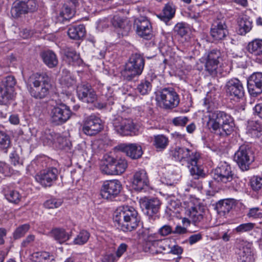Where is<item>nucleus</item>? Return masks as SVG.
<instances>
[{
  "instance_id": "27",
  "label": "nucleus",
  "mask_w": 262,
  "mask_h": 262,
  "mask_svg": "<svg viewBox=\"0 0 262 262\" xmlns=\"http://www.w3.org/2000/svg\"><path fill=\"white\" fill-rule=\"evenodd\" d=\"M235 124L233 118L229 114L224 122L222 124L221 130H219L221 136H226L230 135L233 132Z\"/></svg>"
},
{
  "instance_id": "33",
  "label": "nucleus",
  "mask_w": 262,
  "mask_h": 262,
  "mask_svg": "<svg viewBox=\"0 0 262 262\" xmlns=\"http://www.w3.org/2000/svg\"><path fill=\"white\" fill-rule=\"evenodd\" d=\"M169 140L164 135H158L154 136L153 145L158 151H162L168 146Z\"/></svg>"
},
{
  "instance_id": "5",
  "label": "nucleus",
  "mask_w": 262,
  "mask_h": 262,
  "mask_svg": "<svg viewBox=\"0 0 262 262\" xmlns=\"http://www.w3.org/2000/svg\"><path fill=\"white\" fill-rule=\"evenodd\" d=\"M233 160L242 171H247L254 161V153L248 145L243 144L235 152Z\"/></svg>"
},
{
  "instance_id": "8",
  "label": "nucleus",
  "mask_w": 262,
  "mask_h": 262,
  "mask_svg": "<svg viewBox=\"0 0 262 262\" xmlns=\"http://www.w3.org/2000/svg\"><path fill=\"white\" fill-rule=\"evenodd\" d=\"M50 114L52 123L55 125H61L70 118L72 112L68 106L60 102L53 106Z\"/></svg>"
},
{
  "instance_id": "61",
  "label": "nucleus",
  "mask_w": 262,
  "mask_h": 262,
  "mask_svg": "<svg viewBox=\"0 0 262 262\" xmlns=\"http://www.w3.org/2000/svg\"><path fill=\"white\" fill-rule=\"evenodd\" d=\"M74 15V11L68 6L65 7L64 9L60 13V15L63 17V19L69 20Z\"/></svg>"
},
{
  "instance_id": "46",
  "label": "nucleus",
  "mask_w": 262,
  "mask_h": 262,
  "mask_svg": "<svg viewBox=\"0 0 262 262\" xmlns=\"http://www.w3.org/2000/svg\"><path fill=\"white\" fill-rule=\"evenodd\" d=\"M30 228V225L25 224L18 226L14 231L13 236L15 239H17L24 236Z\"/></svg>"
},
{
  "instance_id": "41",
  "label": "nucleus",
  "mask_w": 262,
  "mask_h": 262,
  "mask_svg": "<svg viewBox=\"0 0 262 262\" xmlns=\"http://www.w3.org/2000/svg\"><path fill=\"white\" fill-rule=\"evenodd\" d=\"M151 88V82L146 78L140 81L137 88V90L141 95H145L150 92Z\"/></svg>"
},
{
  "instance_id": "42",
  "label": "nucleus",
  "mask_w": 262,
  "mask_h": 262,
  "mask_svg": "<svg viewBox=\"0 0 262 262\" xmlns=\"http://www.w3.org/2000/svg\"><path fill=\"white\" fill-rule=\"evenodd\" d=\"M105 160L106 164L102 165L101 168L102 171L108 175L116 174V171H113V167H114L113 165L114 158L111 156H107L105 158Z\"/></svg>"
},
{
  "instance_id": "59",
  "label": "nucleus",
  "mask_w": 262,
  "mask_h": 262,
  "mask_svg": "<svg viewBox=\"0 0 262 262\" xmlns=\"http://www.w3.org/2000/svg\"><path fill=\"white\" fill-rule=\"evenodd\" d=\"M172 228L169 225H163L158 230V233L163 236L172 234Z\"/></svg>"
},
{
  "instance_id": "32",
  "label": "nucleus",
  "mask_w": 262,
  "mask_h": 262,
  "mask_svg": "<svg viewBox=\"0 0 262 262\" xmlns=\"http://www.w3.org/2000/svg\"><path fill=\"white\" fill-rule=\"evenodd\" d=\"M4 194L6 199L10 202L17 204L20 201L21 195L16 190L11 189L8 187L4 189Z\"/></svg>"
},
{
  "instance_id": "24",
  "label": "nucleus",
  "mask_w": 262,
  "mask_h": 262,
  "mask_svg": "<svg viewBox=\"0 0 262 262\" xmlns=\"http://www.w3.org/2000/svg\"><path fill=\"white\" fill-rule=\"evenodd\" d=\"M200 157L199 153L195 152V155L192 157L193 160H191V161L188 164L190 174L194 179H199L204 178L205 176L204 170L198 164Z\"/></svg>"
},
{
  "instance_id": "16",
  "label": "nucleus",
  "mask_w": 262,
  "mask_h": 262,
  "mask_svg": "<svg viewBox=\"0 0 262 262\" xmlns=\"http://www.w3.org/2000/svg\"><path fill=\"white\" fill-rule=\"evenodd\" d=\"M140 203L143 208L144 213L149 217L158 213L161 205L160 201L156 198L145 197L140 199Z\"/></svg>"
},
{
  "instance_id": "28",
  "label": "nucleus",
  "mask_w": 262,
  "mask_h": 262,
  "mask_svg": "<svg viewBox=\"0 0 262 262\" xmlns=\"http://www.w3.org/2000/svg\"><path fill=\"white\" fill-rule=\"evenodd\" d=\"M85 33V29L83 25L71 26L68 31V35L72 39L78 40L82 38Z\"/></svg>"
},
{
  "instance_id": "53",
  "label": "nucleus",
  "mask_w": 262,
  "mask_h": 262,
  "mask_svg": "<svg viewBox=\"0 0 262 262\" xmlns=\"http://www.w3.org/2000/svg\"><path fill=\"white\" fill-rule=\"evenodd\" d=\"M61 204V200L53 198L46 201L44 203V206L48 209H53L58 208Z\"/></svg>"
},
{
  "instance_id": "20",
  "label": "nucleus",
  "mask_w": 262,
  "mask_h": 262,
  "mask_svg": "<svg viewBox=\"0 0 262 262\" xmlns=\"http://www.w3.org/2000/svg\"><path fill=\"white\" fill-rule=\"evenodd\" d=\"M118 148L133 160L140 158L143 154L141 146L137 143H122Z\"/></svg>"
},
{
  "instance_id": "37",
  "label": "nucleus",
  "mask_w": 262,
  "mask_h": 262,
  "mask_svg": "<svg viewBox=\"0 0 262 262\" xmlns=\"http://www.w3.org/2000/svg\"><path fill=\"white\" fill-rule=\"evenodd\" d=\"M252 27V21L246 17H243L238 21V33L241 35H244L250 32Z\"/></svg>"
},
{
  "instance_id": "25",
  "label": "nucleus",
  "mask_w": 262,
  "mask_h": 262,
  "mask_svg": "<svg viewBox=\"0 0 262 262\" xmlns=\"http://www.w3.org/2000/svg\"><path fill=\"white\" fill-rule=\"evenodd\" d=\"M40 139L45 145H51L56 143H60L63 138L60 134L46 129L41 134Z\"/></svg>"
},
{
  "instance_id": "3",
  "label": "nucleus",
  "mask_w": 262,
  "mask_h": 262,
  "mask_svg": "<svg viewBox=\"0 0 262 262\" xmlns=\"http://www.w3.org/2000/svg\"><path fill=\"white\" fill-rule=\"evenodd\" d=\"M212 177L216 182L220 183L223 187L229 189H235L236 181L231 167L227 162H223L212 172Z\"/></svg>"
},
{
  "instance_id": "63",
  "label": "nucleus",
  "mask_w": 262,
  "mask_h": 262,
  "mask_svg": "<svg viewBox=\"0 0 262 262\" xmlns=\"http://www.w3.org/2000/svg\"><path fill=\"white\" fill-rule=\"evenodd\" d=\"M202 238V235L201 233H198L191 235L188 239L189 243L190 245H193L198 241H200Z\"/></svg>"
},
{
  "instance_id": "19",
  "label": "nucleus",
  "mask_w": 262,
  "mask_h": 262,
  "mask_svg": "<svg viewBox=\"0 0 262 262\" xmlns=\"http://www.w3.org/2000/svg\"><path fill=\"white\" fill-rule=\"evenodd\" d=\"M77 95L80 100L88 103H93L97 99L96 92L89 84L78 85Z\"/></svg>"
},
{
  "instance_id": "55",
  "label": "nucleus",
  "mask_w": 262,
  "mask_h": 262,
  "mask_svg": "<svg viewBox=\"0 0 262 262\" xmlns=\"http://www.w3.org/2000/svg\"><path fill=\"white\" fill-rule=\"evenodd\" d=\"M251 249L247 246L239 248L238 254L242 261H246L248 255H250Z\"/></svg>"
},
{
  "instance_id": "47",
  "label": "nucleus",
  "mask_w": 262,
  "mask_h": 262,
  "mask_svg": "<svg viewBox=\"0 0 262 262\" xmlns=\"http://www.w3.org/2000/svg\"><path fill=\"white\" fill-rule=\"evenodd\" d=\"M90 237V233L86 230H82L75 238L74 243L76 245H83L86 243Z\"/></svg>"
},
{
  "instance_id": "31",
  "label": "nucleus",
  "mask_w": 262,
  "mask_h": 262,
  "mask_svg": "<svg viewBox=\"0 0 262 262\" xmlns=\"http://www.w3.org/2000/svg\"><path fill=\"white\" fill-rule=\"evenodd\" d=\"M14 90L0 85V104L7 105L13 97Z\"/></svg>"
},
{
  "instance_id": "22",
  "label": "nucleus",
  "mask_w": 262,
  "mask_h": 262,
  "mask_svg": "<svg viewBox=\"0 0 262 262\" xmlns=\"http://www.w3.org/2000/svg\"><path fill=\"white\" fill-rule=\"evenodd\" d=\"M195 152L191 151L188 148L178 146L171 151V155L176 160L180 162L186 161L188 164L191 161V160H193L192 157H194Z\"/></svg>"
},
{
  "instance_id": "7",
  "label": "nucleus",
  "mask_w": 262,
  "mask_h": 262,
  "mask_svg": "<svg viewBox=\"0 0 262 262\" xmlns=\"http://www.w3.org/2000/svg\"><path fill=\"white\" fill-rule=\"evenodd\" d=\"M156 100L166 109L177 107L180 102L179 95L172 88H164L159 91Z\"/></svg>"
},
{
  "instance_id": "13",
  "label": "nucleus",
  "mask_w": 262,
  "mask_h": 262,
  "mask_svg": "<svg viewBox=\"0 0 262 262\" xmlns=\"http://www.w3.org/2000/svg\"><path fill=\"white\" fill-rule=\"evenodd\" d=\"M121 188V184L118 180L106 181L102 186L100 194L103 199L112 200L120 193Z\"/></svg>"
},
{
  "instance_id": "11",
  "label": "nucleus",
  "mask_w": 262,
  "mask_h": 262,
  "mask_svg": "<svg viewBox=\"0 0 262 262\" xmlns=\"http://www.w3.org/2000/svg\"><path fill=\"white\" fill-rule=\"evenodd\" d=\"M188 215L189 219L184 218L183 223H187L189 225L191 223L197 227V228H202V223L205 215V208L201 205H195L189 209Z\"/></svg>"
},
{
  "instance_id": "4",
  "label": "nucleus",
  "mask_w": 262,
  "mask_h": 262,
  "mask_svg": "<svg viewBox=\"0 0 262 262\" xmlns=\"http://www.w3.org/2000/svg\"><path fill=\"white\" fill-rule=\"evenodd\" d=\"M145 66V59L142 55L133 54L126 63L122 75L125 79L130 81L142 73Z\"/></svg>"
},
{
  "instance_id": "49",
  "label": "nucleus",
  "mask_w": 262,
  "mask_h": 262,
  "mask_svg": "<svg viewBox=\"0 0 262 262\" xmlns=\"http://www.w3.org/2000/svg\"><path fill=\"white\" fill-rule=\"evenodd\" d=\"M252 189L258 191L262 188V178L259 176H253L250 181Z\"/></svg>"
},
{
  "instance_id": "36",
  "label": "nucleus",
  "mask_w": 262,
  "mask_h": 262,
  "mask_svg": "<svg viewBox=\"0 0 262 262\" xmlns=\"http://www.w3.org/2000/svg\"><path fill=\"white\" fill-rule=\"evenodd\" d=\"M67 61L69 64L79 66L82 63V59L79 54L73 49H68L65 53Z\"/></svg>"
},
{
  "instance_id": "54",
  "label": "nucleus",
  "mask_w": 262,
  "mask_h": 262,
  "mask_svg": "<svg viewBox=\"0 0 262 262\" xmlns=\"http://www.w3.org/2000/svg\"><path fill=\"white\" fill-rule=\"evenodd\" d=\"M27 12L35 11L37 9V3L36 0H22Z\"/></svg>"
},
{
  "instance_id": "58",
  "label": "nucleus",
  "mask_w": 262,
  "mask_h": 262,
  "mask_svg": "<svg viewBox=\"0 0 262 262\" xmlns=\"http://www.w3.org/2000/svg\"><path fill=\"white\" fill-rule=\"evenodd\" d=\"M188 117L180 116L175 117L172 120V123L175 126H184L188 122Z\"/></svg>"
},
{
  "instance_id": "17",
  "label": "nucleus",
  "mask_w": 262,
  "mask_h": 262,
  "mask_svg": "<svg viewBox=\"0 0 262 262\" xmlns=\"http://www.w3.org/2000/svg\"><path fill=\"white\" fill-rule=\"evenodd\" d=\"M247 88L250 95L253 97H256L262 93V73H255L250 76L247 80Z\"/></svg>"
},
{
  "instance_id": "56",
  "label": "nucleus",
  "mask_w": 262,
  "mask_h": 262,
  "mask_svg": "<svg viewBox=\"0 0 262 262\" xmlns=\"http://www.w3.org/2000/svg\"><path fill=\"white\" fill-rule=\"evenodd\" d=\"M260 209L258 207L250 208L247 215L249 218L254 219L262 218V212H259Z\"/></svg>"
},
{
  "instance_id": "23",
  "label": "nucleus",
  "mask_w": 262,
  "mask_h": 262,
  "mask_svg": "<svg viewBox=\"0 0 262 262\" xmlns=\"http://www.w3.org/2000/svg\"><path fill=\"white\" fill-rule=\"evenodd\" d=\"M149 183L148 177L145 170L136 171L134 174L132 184L134 189L141 191L148 186Z\"/></svg>"
},
{
  "instance_id": "60",
  "label": "nucleus",
  "mask_w": 262,
  "mask_h": 262,
  "mask_svg": "<svg viewBox=\"0 0 262 262\" xmlns=\"http://www.w3.org/2000/svg\"><path fill=\"white\" fill-rule=\"evenodd\" d=\"M174 31L181 36H184L187 33V29L183 23L177 24L174 28Z\"/></svg>"
},
{
  "instance_id": "9",
  "label": "nucleus",
  "mask_w": 262,
  "mask_h": 262,
  "mask_svg": "<svg viewBox=\"0 0 262 262\" xmlns=\"http://www.w3.org/2000/svg\"><path fill=\"white\" fill-rule=\"evenodd\" d=\"M134 28L136 34L141 38L150 40L153 36L151 24L145 16H140L134 20Z\"/></svg>"
},
{
  "instance_id": "45",
  "label": "nucleus",
  "mask_w": 262,
  "mask_h": 262,
  "mask_svg": "<svg viewBox=\"0 0 262 262\" xmlns=\"http://www.w3.org/2000/svg\"><path fill=\"white\" fill-rule=\"evenodd\" d=\"M62 76L61 79V82L67 87H70L75 82L74 78L71 75L70 72L67 70L62 71Z\"/></svg>"
},
{
  "instance_id": "39",
  "label": "nucleus",
  "mask_w": 262,
  "mask_h": 262,
  "mask_svg": "<svg viewBox=\"0 0 262 262\" xmlns=\"http://www.w3.org/2000/svg\"><path fill=\"white\" fill-rule=\"evenodd\" d=\"M52 234L55 240L59 243L68 241L71 236L69 232L62 228H55L52 230Z\"/></svg>"
},
{
  "instance_id": "38",
  "label": "nucleus",
  "mask_w": 262,
  "mask_h": 262,
  "mask_svg": "<svg viewBox=\"0 0 262 262\" xmlns=\"http://www.w3.org/2000/svg\"><path fill=\"white\" fill-rule=\"evenodd\" d=\"M113 171H116V174H120L124 172L127 167V162L124 158H114Z\"/></svg>"
},
{
  "instance_id": "62",
  "label": "nucleus",
  "mask_w": 262,
  "mask_h": 262,
  "mask_svg": "<svg viewBox=\"0 0 262 262\" xmlns=\"http://www.w3.org/2000/svg\"><path fill=\"white\" fill-rule=\"evenodd\" d=\"M9 166L6 163L0 162V178L8 173Z\"/></svg>"
},
{
  "instance_id": "21",
  "label": "nucleus",
  "mask_w": 262,
  "mask_h": 262,
  "mask_svg": "<svg viewBox=\"0 0 262 262\" xmlns=\"http://www.w3.org/2000/svg\"><path fill=\"white\" fill-rule=\"evenodd\" d=\"M113 26L118 29V34L122 36H127L132 30V25L130 21L118 15H115L111 20Z\"/></svg>"
},
{
  "instance_id": "43",
  "label": "nucleus",
  "mask_w": 262,
  "mask_h": 262,
  "mask_svg": "<svg viewBox=\"0 0 262 262\" xmlns=\"http://www.w3.org/2000/svg\"><path fill=\"white\" fill-rule=\"evenodd\" d=\"M11 140L10 136L4 132L0 131V148L4 152L10 147Z\"/></svg>"
},
{
  "instance_id": "40",
  "label": "nucleus",
  "mask_w": 262,
  "mask_h": 262,
  "mask_svg": "<svg viewBox=\"0 0 262 262\" xmlns=\"http://www.w3.org/2000/svg\"><path fill=\"white\" fill-rule=\"evenodd\" d=\"M22 0L19 1L14 4L11 10V13L13 17H18L21 15L27 13Z\"/></svg>"
},
{
  "instance_id": "57",
  "label": "nucleus",
  "mask_w": 262,
  "mask_h": 262,
  "mask_svg": "<svg viewBox=\"0 0 262 262\" xmlns=\"http://www.w3.org/2000/svg\"><path fill=\"white\" fill-rule=\"evenodd\" d=\"M152 245H159V249H157L156 251L157 253H162L164 251L168 252L169 251V249H170L169 246L167 245L165 246L164 245L162 240H154L152 241Z\"/></svg>"
},
{
  "instance_id": "52",
  "label": "nucleus",
  "mask_w": 262,
  "mask_h": 262,
  "mask_svg": "<svg viewBox=\"0 0 262 262\" xmlns=\"http://www.w3.org/2000/svg\"><path fill=\"white\" fill-rule=\"evenodd\" d=\"M16 84V80L13 76H8L6 77L0 84L1 86H4L7 89H11L14 90L13 88Z\"/></svg>"
},
{
  "instance_id": "26",
  "label": "nucleus",
  "mask_w": 262,
  "mask_h": 262,
  "mask_svg": "<svg viewBox=\"0 0 262 262\" xmlns=\"http://www.w3.org/2000/svg\"><path fill=\"white\" fill-rule=\"evenodd\" d=\"M41 57L45 64L49 68L56 67L58 63L56 55L51 50L42 52L41 53Z\"/></svg>"
},
{
  "instance_id": "30",
  "label": "nucleus",
  "mask_w": 262,
  "mask_h": 262,
  "mask_svg": "<svg viewBox=\"0 0 262 262\" xmlns=\"http://www.w3.org/2000/svg\"><path fill=\"white\" fill-rule=\"evenodd\" d=\"M30 256L33 262H52L54 260V256L46 251L34 252Z\"/></svg>"
},
{
  "instance_id": "50",
  "label": "nucleus",
  "mask_w": 262,
  "mask_h": 262,
  "mask_svg": "<svg viewBox=\"0 0 262 262\" xmlns=\"http://www.w3.org/2000/svg\"><path fill=\"white\" fill-rule=\"evenodd\" d=\"M221 56L222 54L220 50L213 49L208 52L206 60L220 63L222 59Z\"/></svg>"
},
{
  "instance_id": "18",
  "label": "nucleus",
  "mask_w": 262,
  "mask_h": 262,
  "mask_svg": "<svg viewBox=\"0 0 262 262\" xmlns=\"http://www.w3.org/2000/svg\"><path fill=\"white\" fill-rule=\"evenodd\" d=\"M228 34V30L224 19H217L212 25L210 34L214 40H223Z\"/></svg>"
},
{
  "instance_id": "29",
  "label": "nucleus",
  "mask_w": 262,
  "mask_h": 262,
  "mask_svg": "<svg viewBox=\"0 0 262 262\" xmlns=\"http://www.w3.org/2000/svg\"><path fill=\"white\" fill-rule=\"evenodd\" d=\"M176 10L172 4H167L163 9L162 12L158 17L162 21L167 23L172 19L175 14Z\"/></svg>"
},
{
  "instance_id": "34",
  "label": "nucleus",
  "mask_w": 262,
  "mask_h": 262,
  "mask_svg": "<svg viewBox=\"0 0 262 262\" xmlns=\"http://www.w3.org/2000/svg\"><path fill=\"white\" fill-rule=\"evenodd\" d=\"M248 50L254 56H262V39H255L249 42Z\"/></svg>"
},
{
  "instance_id": "64",
  "label": "nucleus",
  "mask_w": 262,
  "mask_h": 262,
  "mask_svg": "<svg viewBox=\"0 0 262 262\" xmlns=\"http://www.w3.org/2000/svg\"><path fill=\"white\" fill-rule=\"evenodd\" d=\"M35 239V236L32 234L29 235L27 237L23 240L21 244L23 247H27L30 243H32Z\"/></svg>"
},
{
  "instance_id": "1",
  "label": "nucleus",
  "mask_w": 262,
  "mask_h": 262,
  "mask_svg": "<svg viewBox=\"0 0 262 262\" xmlns=\"http://www.w3.org/2000/svg\"><path fill=\"white\" fill-rule=\"evenodd\" d=\"M114 221L118 228L124 232L131 231L136 229L140 221L138 212L130 206L118 207L114 212Z\"/></svg>"
},
{
  "instance_id": "10",
  "label": "nucleus",
  "mask_w": 262,
  "mask_h": 262,
  "mask_svg": "<svg viewBox=\"0 0 262 262\" xmlns=\"http://www.w3.org/2000/svg\"><path fill=\"white\" fill-rule=\"evenodd\" d=\"M225 90L231 99L239 100L243 99L245 95L243 83L237 78H233L228 80L225 85Z\"/></svg>"
},
{
  "instance_id": "51",
  "label": "nucleus",
  "mask_w": 262,
  "mask_h": 262,
  "mask_svg": "<svg viewBox=\"0 0 262 262\" xmlns=\"http://www.w3.org/2000/svg\"><path fill=\"white\" fill-rule=\"evenodd\" d=\"M138 235L140 237L143 238H147V240L149 242H152L154 240H156L158 234L157 233H150V229H142V231L139 230L138 232Z\"/></svg>"
},
{
  "instance_id": "15",
  "label": "nucleus",
  "mask_w": 262,
  "mask_h": 262,
  "mask_svg": "<svg viewBox=\"0 0 262 262\" xmlns=\"http://www.w3.org/2000/svg\"><path fill=\"white\" fill-rule=\"evenodd\" d=\"M229 115L225 112L215 111L208 115L207 125L211 132L216 133L221 130L222 124Z\"/></svg>"
},
{
  "instance_id": "12",
  "label": "nucleus",
  "mask_w": 262,
  "mask_h": 262,
  "mask_svg": "<svg viewBox=\"0 0 262 262\" xmlns=\"http://www.w3.org/2000/svg\"><path fill=\"white\" fill-rule=\"evenodd\" d=\"M103 129L101 120L98 117L92 115L85 118L82 126V132L88 136H94Z\"/></svg>"
},
{
  "instance_id": "35",
  "label": "nucleus",
  "mask_w": 262,
  "mask_h": 262,
  "mask_svg": "<svg viewBox=\"0 0 262 262\" xmlns=\"http://www.w3.org/2000/svg\"><path fill=\"white\" fill-rule=\"evenodd\" d=\"M232 207V201L225 199L219 201L216 204L215 209L219 213L225 214L230 211Z\"/></svg>"
},
{
  "instance_id": "48",
  "label": "nucleus",
  "mask_w": 262,
  "mask_h": 262,
  "mask_svg": "<svg viewBox=\"0 0 262 262\" xmlns=\"http://www.w3.org/2000/svg\"><path fill=\"white\" fill-rule=\"evenodd\" d=\"M255 226V224L253 223H244L236 227L234 231L237 233L249 232L254 228Z\"/></svg>"
},
{
  "instance_id": "14",
  "label": "nucleus",
  "mask_w": 262,
  "mask_h": 262,
  "mask_svg": "<svg viewBox=\"0 0 262 262\" xmlns=\"http://www.w3.org/2000/svg\"><path fill=\"white\" fill-rule=\"evenodd\" d=\"M58 170L54 167L41 170L35 176L36 180L44 187H50L57 179Z\"/></svg>"
},
{
  "instance_id": "2",
  "label": "nucleus",
  "mask_w": 262,
  "mask_h": 262,
  "mask_svg": "<svg viewBox=\"0 0 262 262\" xmlns=\"http://www.w3.org/2000/svg\"><path fill=\"white\" fill-rule=\"evenodd\" d=\"M30 87L29 92L32 97L37 99L48 97L52 89L51 78L46 73H34L29 78Z\"/></svg>"
},
{
  "instance_id": "6",
  "label": "nucleus",
  "mask_w": 262,
  "mask_h": 262,
  "mask_svg": "<svg viewBox=\"0 0 262 262\" xmlns=\"http://www.w3.org/2000/svg\"><path fill=\"white\" fill-rule=\"evenodd\" d=\"M113 125L115 132L122 136L135 135L138 131L137 125L132 119L120 116L113 120Z\"/></svg>"
},
{
  "instance_id": "44",
  "label": "nucleus",
  "mask_w": 262,
  "mask_h": 262,
  "mask_svg": "<svg viewBox=\"0 0 262 262\" xmlns=\"http://www.w3.org/2000/svg\"><path fill=\"white\" fill-rule=\"evenodd\" d=\"M219 63V62L216 61L214 62L206 60L205 65V71L212 76H216L217 73Z\"/></svg>"
}]
</instances>
